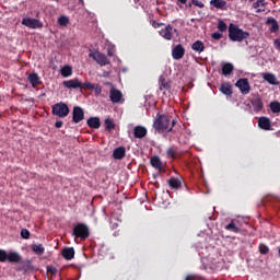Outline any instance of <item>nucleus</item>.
Listing matches in <instances>:
<instances>
[{
  "mask_svg": "<svg viewBox=\"0 0 280 280\" xmlns=\"http://www.w3.org/2000/svg\"><path fill=\"white\" fill-rule=\"evenodd\" d=\"M174 126H176V119H173L172 116L160 113L156 114L153 121V128L156 132H174Z\"/></svg>",
  "mask_w": 280,
  "mask_h": 280,
  "instance_id": "f257e3e1",
  "label": "nucleus"
},
{
  "mask_svg": "<svg viewBox=\"0 0 280 280\" xmlns=\"http://www.w3.org/2000/svg\"><path fill=\"white\" fill-rule=\"evenodd\" d=\"M249 37H250L249 32H246L240 28V26L235 24H230L229 26L230 40H232L233 43H242L243 40H246V38H249Z\"/></svg>",
  "mask_w": 280,
  "mask_h": 280,
  "instance_id": "f03ea898",
  "label": "nucleus"
},
{
  "mask_svg": "<svg viewBox=\"0 0 280 280\" xmlns=\"http://www.w3.org/2000/svg\"><path fill=\"white\" fill-rule=\"evenodd\" d=\"M5 261H9L10 264H21V254L16 252L8 253L5 249H0V262L5 264Z\"/></svg>",
  "mask_w": 280,
  "mask_h": 280,
  "instance_id": "7ed1b4c3",
  "label": "nucleus"
},
{
  "mask_svg": "<svg viewBox=\"0 0 280 280\" xmlns=\"http://www.w3.org/2000/svg\"><path fill=\"white\" fill-rule=\"evenodd\" d=\"M72 235L77 238V240H89L90 235H91V231L89 230V228L86 226V224L84 223H78L73 230H72Z\"/></svg>",
  "mask_w": 280,
  "mask_h": 280,
  "instance_id": "20e7f679",
  "label": "nucleus"
},
{
  "mask_svg": "<svg viewBox=\"0 0 280 280\" xmlns=\"http://www.w3.org/2000/svg\"><path fill=\"white\" fill-rule=\"evenodd\" d=\"M51 113L52 115H55V117H60L61 119H65V117H67L70 113L69 105L62 102L57 103L52 105Z\"/></svg>",
  "mask_w": 280,
  "mask_h": 280,
  "instance_id": "39448f33",
  "label": "nucleus"
},
{
  "mask_svg": "<svg viewBox=\"0 0 280 280\" xmlns=\"http://www.w3.org/2000/svg\"><path fill=\"white\" fill-rule=\"evenodd\" d=\"M89 58L95 60V62L100 65V67H106V65H110V60L108 59V57L100 51L90 52Z\"/></svg>",
  "mask_w": 280,
  "mask_h": 280,
  "instance_id": "423d86ee",
  "label": "nucleus"
},
{
  "mask_svg": "<svg viewBox=\"0 0 280 280\" xmlns=\"http://www.w3.org/2000/svg\"><path fill=\"white\" fill-rule=\"evenodd\" d=\"M174 34L178 36V30L174 28V26L170 24L160 31V36L165 40H172V38H174Z\"/></svg>",
  "mask_w": 280,
  "mask_h": 280,
  "instance_id": "0eeeda50",
  "label": "nucleus"
},
{
  "mask_svg": "<svg viewBox=\"0 0 280 280\" xmlns=\"http://www.w3.org/2000/svg\"><path fill=\"white\" fill-rule=\"evenodd\" d=\"M235 86L240 89L242 95H248V93H250V83L246 78L238 79L235 83Z\"/></svg>",
  "mask_w": 280,
  "mask_h": 280,
  "instance_id": "6e6552de",
  "label": "nucleus"
},
{
  "mask_svg": "<svg viewBox=\"0 0 280 280\" xmlns=\"http://www.w3.org/2000/svg\"><path fill=\"white\" fill-rule=\"evenodd\" d=\"M22 25H25V27H30L31 30H40V27H43L40 20L32 18H24L22 20Z\"/></svg>",
  "mask_w": 280,
  "mask_h": 280,
  "instance_id": "1a4fd4ad",
  "label": "nucleus"
},
{
  "mask_svg": "<svg viewBox=\"0 0 280 280\" xmlns=\"http://www.w3.org/2000/svg\"><path fill=\"white\" fill-rule=\"evenodd\" d=\"M72 121L73 124H80L84 121V109L80 106H74L72 110Z\"/></svg>",
  "mask_w": 280,
  "mask_h": 280,
  "instance_id": "9d476101",
  "label": "nucleus"
},
{
  "mask_svg": "<svg viewBox=\"0 0 280 280\" xmlns=\"http://www.w3.org/2000/svg\"><path fill=\"white\" fill-rule=\"evenodd\" d=\"M185 56V47L183 44L176 45L172 50V57L174 60H182Z\"/></svg>",
  "mask_w": 280,
  "mask_h": 280,
  "instance_id": "9b49d317",
  "label": "nucleus"
},
{
  "mask_svg": "<svg viewBox=\"0 0 280 280\" xmlns=\"http://www.w3.org/2000/svg\"><path fill=\"white\" fill-rule=\"evenodd\" d=\"M124 98V94H121V91L113 88L109 91V100L110 102H113V104H119V102H121V100Z\"/></svg>",
  "mask_w": 280,
  "mask_h": 280,
  "instance_id": "f8f14e48",
  "label": "nucleus"
},
{
  "mask_svg": "<svg viewBox=\"0 0 280 280\" xmlns=\"http://www.w3.org/2000/svg\"><path fill=\"white\" fill-rule=\"evenodd\" d=\"M133 136L136 139H144V137H148V129L143 126H136L133 128Z\"/></svg>",
  "mask_w": 280,
  "mask_h": 280,
  "instance_id": "ddd939ff",
  "label": "nucleus"
},
{
  "mask_svg": "<svg viewBox=\"0 0 280 280\" xmlns=\"http://www.w3.org/2000/svg\"><path fill=\"white\" fill-rule=\"evenodd\" d=\"M262 79L265 82H268V84H271L272 86H279V80L273 73L266 72L262 74Z\"/></svg>",
  "mask_w": 280,
  "mask_h": 280,
  "instance_id": "4468645a",
  "label": "nucleus"
},
{
  "mask_svg": "<svg viewBox=\"0 0 280 280\" xmlns=\"http://www.w3.org/2000/svg\"><path fill=\"white\" fill-rule=\"evenodd\" d=\"M266 5H268V2H266V0H257L253 3L252 8L256 10L257 14H261V12H266Z\"/></svg>",
  "mask_w": 280,
  "mask_h": 280,
  "instance_id": "2eb2a0df",
  "label": "nucleus"
},
{
  "mask_svg": "<svg viewBox=\"0 0 280 280\" xmlns=\"http://www.w3.org/2000/svg\"><path fill=\"white\" fill-rule=\"evenodd\" d=\"M62 84L66 89H80V86H82V82H80L79 79L63 81Z\"/></svg>",
  "mask_w": 280,
  "mask_h": 280,
  "instance_id": "dca6fc26",
  "label": "nucleus"
},
{
  "mask_svg": "<svg viewBox=\"0 0 280 280\" xmlns=\"http://www.w3.org/2000/svg\"><path fill=\"white\" fill-rule=\"evenodd\" d=\"M61 255L67 261H71L75 257V249L73 247H65L61 252Z\"/></svg>",
  "mask_w": 280,
  "mask_h": 280,
  "instance_id": "f3484780",
  "label": "nucleus"
},
{
  "mask_svg": "<svg viewBox=\"0 0 280 280\" xmlns=\"http://www.w3.org/2000/svg\"><path fill=\"white\" fill-rule=\"evenodd\" d=\"M258 126L261 130H270L272 128L271 124H270V118L268 117H260L258 119Z\"/></svg>",
  "mask_w": 280,
  "mask_h": 280,
  "instance_id": "a211bd4d",
  "label": "nucleus"
},
{
  "mask_svg": "<svg viewBox=\"0 0 280 280\" xmlns=\"http://www.w3.org/2000/svg\"><path fill=\"white\" fill-rule=\"evenodd\" d=\"M252 106L255 113H261L264 110V101H261V97H255L252 100Z\"/></svg>",
  "mask_w": 280,
  "mask_h": 280,
  "instance_id": "6ab92c4d",
  "label": "nucleus"
},
{
  "mask_svg": "<svg viewBox=\"0 0 280 280\" xmlns=\"http://www.w3.org/2000/svg\"><path fill=\"white\" fill-rule=\"evenodd\" d=\"M126 156V147H118L113 152V158L116 161H121Z\"/></svg>",
  "mask_w": 280,
  "mask_h": 280,
  "instance_id": "aec40b11",
  "label": "nucleus"
},
{
  "mask_svg": "<svg viewBox=\"0 0 280 280\" xmlns=\"http://www.w3.org/2000/svg\"><path fill=\"white\" fill-rule=\"evenodd\" d=\"M150 163L152 167H154L155 170H159V172H165L163 170V162H161V158L154 155L151 158Z\"/></svg>",
  "mask_w": 280,
  "mask_h": 280,
  "instance_id": "412c9836",
  "label": "nucleus"
},
{
  "mask_svg": "<svg viewBox=\"0 0 280 280\" xmlns=\"http://www.w3.org/2000/svg\"><path fill=\"white\" fill-rule=\"evenodd\" d=\"M28 82L32 84L33 89H36V86H39V84H43L40 81V77H38V73H31L28 75Z\"/></svg>",
  "mask_w": 280,
  "mask_h": 280,
  "instance_id": "4be33fe9",
  "label": "nucleus"
},
{
  "mask_svg": "<svg viewBox=\"0 0 280 280\" xmlns=\"http://www.w3.org/2000/svg\"><path fill=\"white\" fill-rule=\"evenodd\" d=\"M171 189H183V180L178 177H171L168 180Z\"/></svg>",
  "mask_w": 280,
  "mask_h": 280,
  "instance_id": "5701e85b",
  "label": "nucleus"
},
{
  "mask_svg": "<svg viewBox=\"0 0 280 280\" xmlns=\"http://www.w3.org/2000/svg\"><path fill=\"white\" fill-rule=\"evenodd\" d=\"M86 124L89 128H94L95 130L100 129L102 126V121L100 120V117H90Z\"/></svg>",
  "mask_w": 280,
  "mask_h": 280,
  "instance_id": "b1692460",
  "label": "nucleus"
},
{
  "mask_svg": "<svg viewBox=\"0 0 280 280\" xmlns=\"http://www.w3.org/2000/svg\"><path fill=\"white\" fill-rule=\"evenodd\" d=\"M266 23L267 25H271L269 30L272 34L279 32V22L275 18L267 19Z\"/></svg>",
  "mask_w": 280,
  "mask_h": 280,
  "instance_id": "393cba45",
  "label": "nucleus"
},
{
  "mask_svg": "<svg viewBox=\"0 0 280 280\" xmlns=\"http://www.w3.org/2000/svg\"><path fill=\"white\" fill-rule=\"evenodd\" d=\"M221 93H223V95H233V85H231V83L225 82L221 84L220 88Z\"/></svg>",
  "mask_w": 280,
  "mask_h": 280,
  "instance_id": "a878e982",
  "label": "nucleus"
},
{
  "mask_svg": "<svg viewBox=\"0 0 280 280\" xmlns=\"http://www.w3.org/2000/svg\"><path fill=\"white\" fill-rule=\"evenodd\" d=\"M191 49L197 54H202V51H205V43H202V40H196L192 43Z\"/></svg>",
  "mask_w": 280,
  "mask_h": 280,
  "instance_id": "bb28decb",
  "label": "nucleus"
},
{
  "mask_svg": "<svg viewBox=\"0 0 280 280\" xmlns=\"http://www.w3.org/2000/svg\"><path fill=\"white\" fill-rule=\"evenodd\" d=\"M210 5H213L217 10H226V1L224 0H211Z\"/></svg>",
  "mask_w": 280,
  "mask_h": 280,
  "instance_id": "cd10ccee",
  "label": "nucleus"
},
{
  "mask_svg": "<svg viewBox=\"0 0 280 280\" xmlns=\"http://www.w3.org/2000/svg\"><path fill=\"white\" fill-rule=\"evenodd\" d=\"M20 270H23L24 272H30V270H34V266H32V260H23L21 261Z\"/></svg>",
  "mask_w": 280,
  "mask_h": 280,
  "instance_id": "c85d7f7f",
  "label": "nucleus"
},
{
  "mask_svg": "<svg viewBox=\"0 0 280 280\" xmlns=\"http://www.w3.org/2000/svg\"><path fill=\"white\" fill-rule=\"evenodd\" d=\"M160 91H170V82L165 77L161 75L159 79Z\"/></svg>",
  "mask_w": 280,
  "mask_h": 280,
  "instance_id": "c756f323",
  "label": "nucleus"
},
{
  "mask_svg": "<svg viewBox=\"0 0 280 280\" xmlns=\"http://www.w3.org/2000/svg\"><path fill=\"white\" fill-rule=\"evenodd\" d=\"M235 67L233 66V63H224L222 66V73L223 75H231V73H233Z\"/></svg>",
  "mask_w": 280,
  "mask_h": 280,
  "instance_id": "7c9ffc66",
  "label": "nucleus"
},
{
  "mask_svg": "<svg viewBox=\"0 0 280 280\" xmlns=\"http://www.w3.org/2000/svg\"><path fill=\"white\" fill-rule=\"evenodd\" d=\"M32 250L35 255H45V246L43 244H33Z\"/></svg>",
  "mask_w": 280,
  "mask_h": 280,
  "instance_id": "2f4dec72",
  "label": "nucleus"
},
{
  "mask_svg": "<svg viewBox=\"0 0 280 280\" xmlns=\"http://www.w3.org/2000/svg\"><path fill=\"white\" fill-rule=\"evenodd\" d=\"M61 75L62 78H69L73 75V68H71V66H65L61 68Z\"/></svg>",
  "mask_w": 280,
  "mask_h": 280,
  "instance_id": "473e14b6",
  "label": "nucleus"
},
{
  "mask_svg": "<svg viewBox=\"0 0 280 280\" xmlns=\"http://www.w3.org/2000/svg\"><path fill=\"white\" fill-rule=\"evenodd\" d=\"M226 231H231L232 233H240L242 229L237 228L234 221L225 225Z\"/></svg>",
  "mask_w": 280,
  "mask_h": 280,
  "instance_id": "72a5a7b5",
  "label": "nucleus"
},
{
  "mask_svg": "<svg viewBox=\"0 0 280 280\" xmlns=\"http://www.w3.org/2000/svg\"><path fill=\"white\" fill-rule=\"evenodd\" d=\"M178 154V150H176L175 148L173 147H170L167 150H166V156L167 159H176V155Z\"/></svg>",
  "mask_w": 280,
  "mask_h": 280,
  "instance_id": "f704fd0d",
  "label": "nucleus"
},
{
  "mask_svg": "<svg viewBox=\"0 0 280 280\" xmlns=\"http://www.w3.org/2000/svg\"><path fill=\"white\" fill-rule=\"evenodd\" d=\"M104 124H105V130H108V131L115 130V122L113 121V119L106 118Z\"/></svg>",
  "mask_w": 280,
  "mask_h": 280,
  "instance_id": "c9c22d12",
  "label": "nucleus"
},
{
  "mask_svg": "<svg viewBox=\"0 0 280 280\" xmlns=\"http://www.w3.org/2000/svg\"><path fill=\"white\" fill-rule=\"evenodd\" d=\"M58 23L61 25V27H67V25H69V18L67 15H61L58 19Z\"/></svg>",
  "mask_w": 280,
  "mask_h": 280,
  "instance_id": "e433bc0d",
  "label": "nucleus"
},
{
  "mask_svg": "<svg viewBox=\"0 0 280 280\" xmlns=\"http://www.w3.org/2000/svg\"><path fill=\"white\" fill-rule=\"evenodd\" d=\"M270 109L272 113H280V103L275 101L270 103Z\"/></svg>",
  "mask_w": 280,
  "mask_h": 280,
  "instance_id": "4c0bfd02",
  "label": "nucleus"
},
{
  "mask_svg": "<svg viewBox=\"0 0 280 280\" xmlns=\"http://www.w3.org/2000/svg\"><path fill=\"white\" fill-rule=\"evenodd\" d=\"M259 253H260V255H268V253H270V248L267 247L266 244H260L259 245Z\"/></svg>",
  "mask_w": 280,
  "mask_h": 280,
  "instance_id": "58836bf2",
  "label": "nucleus"
},
{
  "mask_svg": "<svg viewBox=\"0 0 280 280\" xmlns=\"http://www.w3.org/2000/svg\"><path fill=\"white\" fill-rule=\"evenodd\" d=\"M31 233H30V230H27V229H23L22 231H21V237L23 238V240H30V237H31Z\"/></svg>",
  "mask_w": 280,
  "mask_h": 280,
  "instance_id": "ea45409f",
  "label": "nucleus"
},
{
  "mask_svg": "<svg viewBox=\"0 0 280 280\" xmlns=\"http://www.w3.org/2000/svg\"><path fill=\"white\" fill-rule=\"evenodd\" d=\"M218 30H219V32H226V30H228L226 23H224V21H219Z\"/></svg>",
  "mask_w": 280,
  "mask_h": 280,
  "instance_id": "a19ab883",
  "label": "nucleus"
},
{
  "mask_svg": "<svg viewBox=\"0 0 280 280\" xmlns=\"http://www.w3.org/2000/svg\"><path fill=\"white\" fill-rule=\"evenodd\" d=\"M93 83H91V82H84V83H81V86H80V89H84V90H89V91H93Z\"/></svg>",
  "mask_w": 280,
  "mask_h": 280,
  "instance_id": "79ce46f5",
  "label": "nucleus"
},
{
  "mask_svg": "<svg viewBox=\"0 0 280 280\" xmlns=\"http://www.w3.org/2000/svg\"><path fill=\"white\" fill-rule=\"evenodd\" d=\"M93 91L95 92V95H102V85L100 83H96L93 85Z\"/></svg>",
  "mask_w": 280,
  "mask_h": 280,
  "instance_id": "37998d69",
  "label": "nucleus"
},
{
  "mask_svg": "<svg viewBox=\"0 0 280 280\" xmlns=\"http://www.w3.org/2000/svg\"><path fill=\"white\" fill-rule=\"evenodd\" d=\"M47 272L56 277V275H58V269L56 267H47Z\"/></svg>",
  "mask_w": 280,
  "mask_h": 280,
  "instance_id": "c03bdc74",
  "label": "nucleus"
},
{
  "mask_svg": "<svg viewBox=\"0 0 280 280\" xmlns=\"http://www.w3.org/2000/svg\"><path fill=\"white\" fill-rule=\"evenodd\" d=\"M191 3H192V5H196L197 8H205V3H202V1L192 0Z\"/></svg>",
  "mask_w": 280,
  "mask_h": 280,
  "instance_id": "a18cd8bd",
  "label": "nucleus"
},
{
  "mask_svg": "<svg viewBox=\"0 0 280 280\" xmlns=\"http://www.w3.org/2000/svg\"><path fill=\"white\" fill-rule=\"evenodd\" d=\"M211 36L214 40H220V38H222V33H212Z\"/></svg>",
  "mask_w": 280,
  "mask_h": 280,
  "instance_id": "49530a36",
  "label": "nucleus"
},
{
  "mask_svg": "<svg viewBox=\"0 0 280 280\" xmlns=\"http://www.w3.org/2000/svg\"><path fill=\"white\" fill-rule=\"evenodd\" d=\"M162 25H165V24L164 23H159L156 21L152 22V27H154L155 30L159 28V27H162Z\"/></svg>",
  "mask_w": 280,
  "mask_h": 280,
  "instance_id": "de8ad7c7",
  "label": "nucleus"
},
{
  "mask_svg": "<svg viewBox=\"0 0 280 280\" xmlns=\"http://www.w3.org/2000/svg\"><path fill=\"white\" fill-rule=\"evenodd\" d=\"M273 45L276 49H280V38L275 39Z\"/></svg>",
  "mask_w": 280,
  "mask_h": 280,
  "instance_id": "09e8293b",
  "label": "nucleus"
},
{
  "mask_svg": "<svg viewBox=\"0 0 280 280\" xmlns=\"http://www.w3.org/2000/svg\"><path fill=\"white\" fill-rule=\"evenodd\" d=\"M63 121L62 120H57L56 122H55V127L56 128H60L61 126H63Z\"/></svg>",
  "mask_w": 280,
  "mask_h": 280,
  "instance_id": "8fccbe9b",
  "label": "nucleus"
},
{
  "mask_svg": "<svg viewBox=\"0 0 280 280\" xmlns=\"http://www.w3.org/2000/svg\"><path fill=\"white\" fill-rule=\"evenodd\" d=\"M185 280H196V276L188 275Z\"/></svg>",
  "mask_w": 280,
  "mask_h": 280,
  "instance_id": "3c124183",
  "label": "nucleus"
},
{
  "mask_svg": "<svg viewBox=\"0 0 280 280\" xmlns=\"http://www.w3.org/2000/svg\"><path fill=\"white\" fill-rule=\"evenodd\" d=\"M178 3H182V5H187V0H177Z\"/></svg>",
  "mask_w": 280,
  "mask_h": 280,
  "instance_id": "603ef678",
  "label": "nucleus"
},
{
  "mask_svg": "<svg viewBox=\"0 0 280 280\" xmlns=\"http://www.w3.org/2000/svg\"><path fill=\"white\" fill-rule=\"evenodd\" d=\"M108 56H113V54H110V51H108Z\"/></svg>",
  "mask_w": 280,
  "mask_h": 280,
  "instance_id": "864d4df0",
  "label": "nucleus"
},
{
  "mask_svg": "<svg viewBox=\"0 0 280 280\" xmlns=\"http://www.w3.org/2000/svg\"><path fill=\"white\" fill-rule=\"evenodd\" d=\"M249 1H255V0H249Z\"/></svg>",
  "mask_w": 280,
  "mask_h": 280,
  "instance_id": "5fc2aeb1",
  "label": "nucleus"
}]
</instances>
